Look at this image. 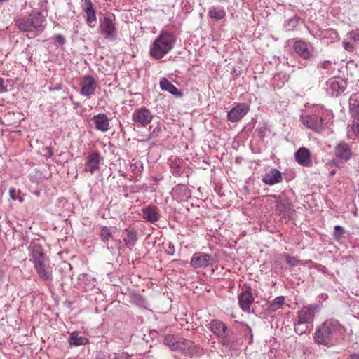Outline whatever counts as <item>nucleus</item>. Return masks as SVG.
Listing matches in <instances>:
<instances>
[{"mask_svg":"<svg viewBox=\"0 0 359 359\" xmlns=\"http://www.w3.org/2000/svg\"><path fill=\"white\" fill-rule=\"evenodd\" d=\"M297 162L304 167H311L313 165L312 158H295Z\"/></svg>","mask_w":359,"mask_h":359,"instance_id":"nucleus-45","label":"nucleus"},{"mask_svg":"<svg viewBox=\"0 0 359 359\" xmlns=\"http://www.w3.org/2000/svg\"><path fill=\"white\" fill-rule=\"evenodd\" d=\"M100 158H88L85 163L86 172H89L90 174H93L94 172L99 168Z\"/></svg>","mask_w":359,"mask_h":359,"instance_id":"nucleus-37","label":"nucleus"},{"mask_svg":"<svg viewBox=\"0 0 359 359\" xmlns=\"http://www.w3.org/2000/svg\"><path fill=\"white\" fill-rule=\"evenodd\" d=\"M173 194L180 200L189 197V189L184 184H177L172 189Z\"/></svg>","mask_w":359,"mask_h":359,"instance_id":"nucleus-32","label":"nucleus"},{"mask_svg":"<svg viewBox=\"0 0 359 359\" xmlns=\"http://www.w3.org/2000/svg\"><path fill=\"white\" fill-rule=\"evenodd\" d=\"M198 347L194 341L186 339L180 338L177 351H180L187 356H193L198 353Z\"/></svg>","mask_w":359,"mask_h":359,"instance_id":"nucleus-13","label":"nucleus"},{"mask_svg":"<svg viewBox=\"0 0 359 359\" xmlns=\"http://www.w3.org/2000/svg\"><path fill=\"white\" fill-rule=\"evenodd\" d=\"M343 46L348 51H353V46L350 42L344 41L343 42Z\"/></svg>","mask_w":359,"mask_h":359,"instance_id":"nucleus-49","label":"nucleus"},{"mask_svg":"<svg viewBox=\"0 0 359 359\" xmlns=\"http://www.w3.org/2000/svg\"><path fill=\"white\" fill-rule=\"evenodd\" d=\"M30 261L33 262L39 278L46 284L50 285L53 281V269L41 245H35L32 247Z\"/></svg>","mask_w":359,"mask_h":359,"instance_id":"nucleus-2","label":"nucleus"},{"mask_svg":"<svg viewBox=\"0 0 359 359\" xmlns=\"http://www.w3.org/2000/svg\"><path fill=\"white\" fill-rule=\"evenodd\" d=\"M308 325L309 324H306V323L301 322L298 318L293 320L294 332L298 335H302L306 333Z\"/></svg>","mask_w":359,"mask_h":359,"instance_id":"nucleus-38","label":"nucleus"},{"mask_svg":"<svg viewBox=\"0 0 359 359\" xmlns=\"http://www.w3.org/2000/svg\"><path fill=\"white\" fill-rule=\"evenodd\" d=\"M352 124L351 126V131L354 135L359 136V114L358 116H351Z\"/></svg>","mask_w":359,"mask_h":359,"instance_id":"nucleus-41","label":"nucleus"},{"mask_svg":"<svg viewBox=\"0 0 359 359\" xmlns=\"http://www.w3.org/2000/svg\"><path fill=\"white\" fill-rule=\"evenodd\" d=\"M344 332V327L338 320L330 318L316 327L313 338L316 344L332 348L341 343L340 337Z\"/></svg>","mask_w":359,"mask_h":359,"instance_id":"nucleus-1","label":"nucleus"},{"mask_svg":"<svg viewBox=\"0 0 359 359\" xmlns=\"http://www.w3.org/2000/svg\"><path fill=\"white\" fill-rule=\"evenodd\" d=\"M336 157H351L353 154L351 146L346 142H340L334 149Z\"/></svg>","mask_w":359,"mask_h":359,"instance_id":"nucleus-26","label":"nucleus"},{"mask_svg":"<svg viewBox=\"0 0 359 359\" xmlns=\"http://www.w3.org/2000/svg\"><path fill=\"white\" fill-rule=\"evenodd\" d=\"M115 230L114 228L108 227L107 226H102L100 229L99 236L101 241L104 244L108 250H113V247L109 245V241L113 238Z\"/></svg>","mask_w":359,"mask_h":359,"instance_id":"nucleus-22","label":"nucleus"},{"mask_svg":"<svg viewBox=\"0 0 359 359\" xmlns=\"http://www.w3.org/2000/svg\"><path fill=\"white\" fill-rule=\"evenodd\" d=\"M161 132V129L160 127H156L152 133L149 135V140H151L155 138L156 136L159 135V133Z\"/></svg>","mask_w":359,"mask_h":359,"instance_id":"nucleus-48","label":"nucleus"},{"mask_svg":"<svg viewBox=\"0 0 359 359\" xmlns=\"http://www.w3.org/2000/svg\"><path fill=\"white\" fill-rule=\"evenodd\" d=\"M283 180L282 173L280 171L275 168H271L266 172L262 178V181L265 184L272 186L281 182Z\"/></svg>","mask_w":359,"mask_h":359,"instance_id":"nucleus-15","label":"nucleus"},{"mask_svg":"<svg viewBox=\"0 0 359 359\" xmlns=\"http://www.w3.org/2000/svg\"><path fill=\"white\" fill-rule=\"evenodd\" d=\"M208 15L215 20H219L226 16V12L222 8L212 6L209 8Z\"/></svg>","mask_w":359,"mask_h":359,"instance_id":"nucleus-34","label":"nucleus"},{"mask_svg":"<svg viewBox=\"0 0 359 359\" xmlns=\"http://www.w3.org/2000/svg\"><path fill=\"white\" fill-rule=\"evenodd\" d=\"M114 21V17L110 16H104L100 20V34L107 40H114L117 36L118 30Z\"/></svg>","mask_w":359,"mask_h":359,"instance_id":"nucleus-4","label":"nucleus"},{"mask_svg":"<svg viewBox=\"0 0 359 359\" xmlns=\"http://www.w3.org/2000/svg\"><path fill=\"white\" fill-rule=\"evenodd\" d=\"M208 328L217 338L222 337L229 331L226 325L218 319L211 320Z\"/></svg>","mask_w":359,"mask_h":359,"instance_id":"nucleus-16","label":"nucleus"},{"mask_svg":"<svg viewBox=\"0 0 359 359\" xmlns=\"http://www.w3.org/2000/svg\"><path fill=\"white\" fill-rule=\"evenodd\" d=\"M175 42L176 37L174 34L166 31H161L150 46L151 57L156 60L163 58L174 48Z\"/></svg>","mask_w":359,"mask_h":359,"instance_id":"nucleus-3","label":"nucleus"},{"mask_svg":"<svg viewBox=\"0 0 359 359\" xmlns=\"http://www.w3.org/2000/svg\"><path fill=\"white\" fill-rule=\"evenodd\" d=\"M80 86V94L83 96L90 97L95 93L97 81L93 76L86 75L81 79Z\"/></svg>","mask_w":359,"mask_h":359,"instance_id":"nucleus-7","label":"nucleus"},{"mask_svg":"<svg viewBox=\"0 0 359 359\" xmlns=\"http://www.w3.org/2000/svg\"><path fill=\"white\" fill-rule=\"evenodd\" d=\"M123 236V241L125 245L132 249L137 241V232L134 228L128 227L125 229Z\"/></svg>","mask_w":359,"mask_h":359,"instance_id":"nucleus-21","label":"nucleus"},{"mask_svg":"<svg viewBox=\"0 0 359 359\" xmlns=\"http://www.w3.org/2000/svg\"><path fill=\"white\" fill-rule=\"evenodd\" d=\"M276 211L285 218L290 219L293 214V208L290 201L285 197L276 200Z\"/></svg>","mask_w":359,"mask_h":359,"instance_id":"nucleus-12","label":"nucleus"},{"mask_svg":"<svg viewBox=\"0 0 359 359\" xmlns=\"http://www.w3.org/2000/svg\"><path fill=\"white\" fill-rule=\"evenodd\" d=\"M142 217L145 220L154 223L160 219V210L156 205H148L142 209Z\"/></svg>","mask_w":359,"mask_h":359,"instance_id":"nucleus-17","label":"nucleus"},{"mask_svg":"<svg viewBox=\"0 0 359 359\" xmlns=\"http://www.w3.org/2000/svg\"><path fill=\"white\" fill-rule=\"evenodd\" d=\"M55 41L58 42L60 44H63L65 43V38L63 37V36L60 35V34H57L55 36Z\"/></svg>","mask_w":359,"mask_h":359,"instance_id":"nucleus-51","label":"nucleus"},{"mask_svg":"<svg viewBox=\"0 0 359 359\" xmlns=\"http://www.w3.org/2000/svg\"><path fill=\"white\" fill-rule=\"evenodd\" d=\"M29 17H31L34 30L42 31L44 29L45 18L41 12L33 13Z\"/></svg>","mask_w":359,"mask_h":359,"instance_id":"nucleus-27","label":"nucleus"},{"mask_svg":"<svg viewBox=\"0 0 359 359\" xmlns=\"http://www.w3.org/2000/svg\"><path fill=\"white\" fill-rule=\"evenodd\" d=\"M250 107L245 103H239L231 109L227 114V118L231 122H238L249 111Z\"/></svg>","mask_w":359,"mask_h":359,"instance_id":"nucleus-10","label":"nucleus"},{"mask_svg":"<svg viewBox=\"0 0 359 359\" xmlns=\"http://www.w3.org/2000/svg\"><path fill=\"white\" fill-rule=\"evenodd\" d=\"M349 107L351 116L359 114V93H355L350 97Z\"/></svg>","mask_w":359,"mask_h":359,"instance_id":"nucleus-33","label":"nucleus"},{"mask_svg":"<svg viewBox=\"0 0 359 359\" xmlns=\"http://www.w3.org/2000/svg\"><path fill=\"white\" fill-rule=\"evenodd\" d=\"M320 306L318 304H309L301 308L297 313V318L301 322L306 324H312L316 313L320 311Z\"/></svg>","mask_w":359,"mask_h":359,"instance_id":"nucleus-5","label":"nucleus"},{"mask_svg":"<svg viewBox=\"0 0 359 359\" xmlns=\"http://www.w3.org/2000/svg\"><path fill=\"white\" fill-rule=\"evenodd\" d=\"M294 51L302 59L309 60L312 57V53L308 48L307 43L302 40H297L293 46Z\"/></svg>","mask_w":359,"mask_h":359,"instance_id":"nucleus-18","label":"nucleus"},{"mask_svg":"<svg viewBox=\"0 0 359 359\" xmlns=\"http://www.w3.org/2000/svg\"><path fill=\"white\" fill-rule=\"evenodd\" d=\"M83 10L86 13V22L88 27L93 28L96 23L95 11L90 0H84Z\"/></svg>","mask_w":359,"mask_h":359,"instance_id":"nucleus-14","label":"nucleus"},{"mask_svg":"<svg viewBox=\"0 0 359 359\" xmlns=\"http://www.w3.org/2000/svg\"><path fill=\"white\" fill-rule=\"evenodd\" d=\"M327 83L332 88V91L337 94L343 93L346 88V81L341 77H334L329 79Z\"/></svg>","mask_w":359,"mask_h":359,"instance_id":"nucleus-23","label":"nucleus"},{"mask_svg":"<svg viewBox=\"0 0 359 359\" xmlns=\"http://www.w3.org/2000/svg\"><path fill=\"white\" fill-rule=\"evenodd\" d=\"M285 298L284 296H279L273 300L268 301L266 304V310L269 313H274L283 308Z\"/></svg>","mask_w":359,"mask_h":359,"instance_id":"nucleus-24","label":"nucleus"},{"mask_svg":"<svg viewBox=\"0 0 359 359\" xmlns=\"http://www.w3.org/2000/svg\"><path fill=\"white\" fill-rule=\"evenodd\" d=\"M160 87L163 90L168 91L172 95L177 97L182 96V93L177 90V88L165 78H163L160 81Z\"/></svg>","mask_w":359,"mask_h":359,"instance_id":"nucleus-28","label":"nucleus"},{"mask_svg":"<svg viewBox=\"0 0 359 359\" xmlns=\"http://www.w3.org/2000/svg\"><path fill=\"white\" fill-rule=\"evenodd\" d=\"M18 194H19V191H17L15 188L10 189L9 195L12 199H13V200L18 199Z\"/></svg>","mask_w":359,"mask_h":359,"instance_id":"nucleus-47","label":"nucleus"},{"mask_svg":"<svg viewBox=\"0 0 359 359\" xmlns=\"http://www.w3.org/2000/svg\"><path fill=\"white\" fill-rule=\"evenodd\" d=\"M215 262V259L211 255L203 253L198 252L194 254L191 257L190 264L193 268H205L208 266H211Z\"/></svg>","mask_w":359,"mask_h":359,"instance_id":"nucleus-8","label":"nucleus"},{"mask_svg":"<svg viewBox=\"0 0 359 359\" xmlns=\"http://www.w3.org/2000/svg\"><path fill=\"white\" fill-rule=\"evenodd\" d=\"M180 339V338L174 334H168L164 336L163 342V344L168 346L171 351H177Z\"/></svg>","mask_w":359,"mask_h":359,"instance_id":"nucleus-29","label":"nucleus"},{"mask_svg":"<svg viewBox=\"0 0 359 359\" xmlns=\"http://www.w3.org/2000/svg\"><path fill=\"white\" fill-rule=\"evenodd\" d=\"M175 246L172 242H168L166 244L165 252L167 255H173L175 254Z\"/></svg>","mask_w":359,"mask_h":359,"instance_id":"nucleus-46","label":"nucleus"},{"mask_svg":"<svg viewBox=\"0 0 359 359\" xmlns=\"http://www.w3.org/2000/svg\"><path fill=\"white\" fill-rule=\"evenodd\" d=\"M130 169L134 172H141L143 170V163L139 158H132L130 161Z\"/></svg>","mask_w":359,"mask_h":359,"instance_id":"nucleus-39","label":"nucleus"},{"mask_svg":"<svg viewBox=\"0 0 359 359\" xmlns=\"http://www.w3.org/2000/svg\"><path fill=\"white\" fill-rule=\"evenodd\" d=\"M350 36L355 41H359V32L352 31L350 32Z\"/></svg>","mask_w":359,"mask_h":359,"instance_id":"nucleus-50","label":"nucleus"},{"mask_svg":"<svg viewBox=\"0 0 359 359\" xmlns=\"http://www.w3.org/2000/svg\"><path fill=\"white\" fill-rule=\"evenodd\" d=\"M32 24V23L31 17H29V18H18L15 21V25L21 31H23V32H33V31H34V28H33V25Z\"/></svg>","mask_w":359,"mask_h":359,"instance_id":"nucleus-30","label":"nucleus"},{"mask_svg":"<svg viewBox=\"0 0 359 359\" xmlns=\"http://www.w3.org/2000/svg\"><path fill=\"white\" fill-rule=\"evenodd\" d=\"M348 158H332L326 163L325 167L329 171L330 176H333L336 173V168H341L343 167L346 160Z\"/></svg>","mask_w":359,"mask_h":359,"instance_id":"nucleus-25","label":"nucleus"},{"mask_svg":"<svg viewBox=\"0 0 359 359\" xmlns=\"http://www.w3.org/2000/svg\"><path fill=\"white\" fill-rule=\"evenodd\" d=\"M294 157H311V153L306 147H301L295 153Z\"/></svg>","mask_w":359,"mask_h":359,"instance_id":"nucleus-44","label":"nucleus"},{"mask_svg":"<svg viewBox=\"0 0 359 359\" xmlns=\"http://www.w3.org/2000/svg\"><path fill=\"white\" fill-rule=\"evenodd\" d=\"M285 261L292 267L297 266L300 263V261L297 257L290 256L289 255H285Z\"/></svg>","mask_w":359,"mask_h":359,"instance_id":"nucleus-43","label":"nucleus"},{"mask_svg":"<svg viewBox=\"0 0 359 359\" xmlns=\"http://www.w3.org/2000/svg\"><path fill=\"white\" fill-rule=\"evenodd\" d=\"M254 302V297L252 294L251 288L246 286L242 288L241 292L238 295V305L241 310L245 313L252 312L251 306Z\"/></svg>","mask_w":359,"mask_h":359,"instance_id":"nucleus-6","label":"nucleus"},{"mask_svg":"<svg viewBox=\"0 0 359 359\" xmlns=\"http://www.w3.org/2000/svg\"><path fill=\"white\" fill-rule=\"evenodd\" d=\"M243 326L244 337L247 339H249V343H251L253 339L252 330L247 324L243 323Z\"/></svg>","mask_w":359,"mask_h":359,"instance_id":"nucleus-42","label":"nucleus"},{"mask_svg":"<svg viewBox=\"0 0 359 359\" xmlns=\"http://www.w3.org/2000/svg\"><path fill=\"white\" fill-rule=\"evenodd\" d=\"M344 233H345V230L341 226L336 225L334 226L333 238L335 241H339L343 238Z\"/></svg>","mask_w":359,"mask_h":359,"instance_id":"nucleus-40","label":"nucleus"},{"mask_svg":"<svg viewBox=\"0 0 359 359\" xmlns=\"http://www.w3.org/2000/svg\"><path fill=\"white\" fill-rule=\"evenodd\" d=\"M319 266H321V265H317V264H315V268L316 269H318Z\"/></svg>","mask_w":359,"mask_h":359,"instance_id":"nucleus-53","label":"nucleus"},{"mask_svg":"<svg viewBox=\"0 0 359 359\" xmlns=\"http://www.w3.org/2000/svg\"><path fill=\"white\" fill-rule=\"evenodd\" d=\"M302 122L304 126L317 133H320L323 127V119L316 114L302 116Z\"/></svg>","mask_w":359,"mask_h":359,"instance_id":"nucleus-9","label":"nucleus"},{"mask_svg":"<svg viewBox=\"0 0 359 359\" xmlns=\"http://www.w3.org/2000/svg\"><path fill=\"white\" fill-rule=\"evenodd\" d=\"M171 171L175 175H180L184 171L183 163L181 158H169Z\"/></svg>","mask_w":359,"mask_h":359,"instance_id":"nucleus-31","label":"nucleus"},{"mask_svg":"<svg viewBox=\"0 0 359 359\" xmlns=\"http://www.w3.org/2000/svg\"><path fill=\"white\" fill-rule=\"evenodd\" d=\"M95 128L102 132L109 130V123L107 116L105 114H98L92 118Z\"/></svg>","mask_w":359,"mask_h":359,"instance_id":"nucleus-19","label":"nucleus"},{"mask_svg":"<svg viewBox=\"0 0 359 359\" xmlns=\"http://www.w3.org/2000/svg\"><path fill=\"white\" fill-rule=\"evenodd\" d=\"M346 359H359V353L350 354Z\"/></svg>","mask_w":359,"mask_h":359,"instance_id":"nucleus-52","label":"nucleus"},{"mask_svg":"<svg viewBox=\"0 0 359 359\" xmlns=\"http://www.w3.org/2000/svg\"><path fill=\"white\" fill-rule=\"evenodd\" d=\"M219 342L229 350H233L236 348V344L232 337H230L229 332L222 337L218 338Z\"/></svg>","mask_w":359,"mask_h":359,"instance_id":"nucleus-35","label":"nucleus"},{"mask_svg":"<svg viewBox=\"0 0 359 359\" xmlns=\"http://www.w3.org/2000/svg\"><path fill=\"white\" fill-rule=\"evenodd\" d=\"M87 339L86 337L79 336V332H73L70 334L69 343L71 346H79L83 345L86 343Z\"/></svg>","mask_w":359,"mask_h":359,"instance_id":"nucleus-36","label":"nucleus"},{"mask_svg":"<svg viewBox=\"0 0 359 359\" xmlns=\"http://www.w3.org/2000/svg\"><path fill=\"white\" fill-rule=\"evenodd\" d=\"M152 118L153 116L151 111L145 107L135 109L132 116L133 121L140 124L142 126L148 125Z\"/></svg>","mask_w":359,"mask_h":359,"instance_id":"nucleus-11","label":"nucleus"},{"mask_svg":"<svg viewBox=\"0 0 359 359\" xmlns=\"http://www.w3.org/2000/svg\"><path fill=\"white\" fill-rule=\"evenodd\" d=\"M78 279L79 281V286L84 292L91 291L95 289L96 282L95 278L86 273H82L79 276Z\"/></svg>","mask_w":359,"mask_h":359,"instance_id":"nucleus-20","label":"nucleus"}]
</instances>
